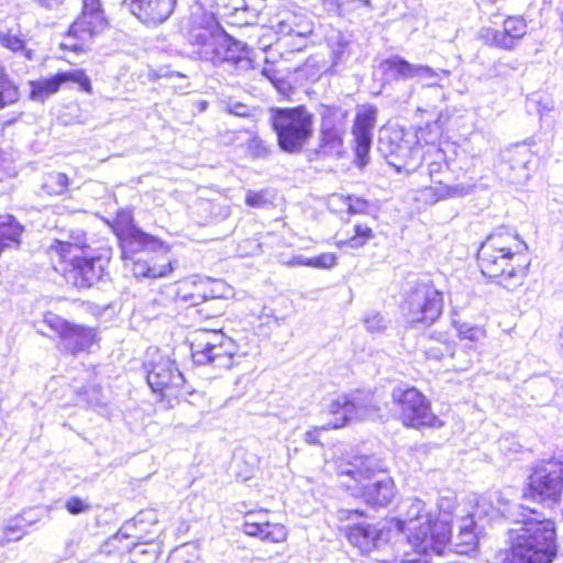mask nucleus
I'll return each instance as SVG.
<instances>
[{
    "instance_id": "51",
    "label": "nucleus",
    "mask_w": 563,
    "mask_h": 563,
    "mask_svg": "<svg viewBox=\"0 0 563 563\" xmlns=\"http://www.w3.org/2000/svg\"><path fill=\"white\" fill-rule=\"evenodd\" d=\"M38 7L46 10L57 9L64 0H33Z\"/></svg>"
},
{
    "instance_id": "34",
    "label": "nucleus",
    "mask_w": 563,
    "mask_h": 563,
    "mask_svg": "<svg viewBox=\"0 0 563 563\" xmlns=\"http://www.w3.org/2000/svg\"><path fill=\"white\" fill-rule=\"evenodd\" d=\"M133 563H155L158 558L156 544L139 543L131 549Z\"/></svg>"
},
{
    "instance_id": "37",
    "label": "nucleus",
    "mask_w": 563,
    "mask_h": 563,
    "mask_svg": "<svg viewBox=\"0 0 563 563\" xmlns=\"http://www.w3.org/2000/svg\"><path fill=\"white\" fill-rule=\"evenodd\" d=\"M0 44L14 53L23 52L27 59L32 58V52L25 48L24 40L11 31L0 33Z\"/></svg>"
},
{
    "instance_id": "56",
    "label": "nucleus",
    "mask_w": 563,
    "mask_h": 563,
    "mask_svg": "<svg viewBox=\"0 0 563 563\" xmlns=\"http://www.w3.org/2000/svg\"><path fill=\"white\" fill-rule=\"evenodd\" d=\"M433 151L435 152V155L441 158L443 156V153H442V150L440 148H433Z\"/></svg>"
},
{
    "instance_id": "33",
    "label": "nucleus",
    "mask_w": 563,
    "mask_h": 563,
    "mask_svg": "<svg viewBox=\"0 0 563 563\" xmlns=\"http://www.w3.org/2000/svg\"><path fill=\"white\" fill-rule=\"evenodd\" d=\"M446 70H435L428 65L417 64L415 79L420 81L423 87H438L442 76L448 75Z\"/></svg>"
},
{
    "instance_id": "29",
    "label": "nucleus",
    "mask_w": 563,
    "mask_h": 563,
    "mask_svg": "<svg viewBox=\"0 0 563 563\" xmlns=\"http://www.w3.org/2000/svg\"><path fill=\"white\" fill-rule=\"evenodd\" d=\"M23 232V225L13 216H0V252L4 249L19 247Z\"/></svg>"
},
{
    "instance_id": "16",
    "label": "nucleus",
    "mask_w": 563,
    "mask_h": 563,
    "mask_svg": "<svg viewBox=\"0 0 563 563\" xmlns=\"http://www.w3.org/2000/svg\"><path fill=\"white\" fill-rule=\"evenodd\" d=\"M147 384L154 393L163 398L177 397L178 390L185 384V377L175 361L161 357L147 366Z\"/></svg>"
},
{
    "instance_id": "21",
    "label": "nucleus",
    "mask_w": 563,
    "mask_h": 563,
    "mask_svg": "<svg viewBox=\"0 0 563 563\" xmlns=\"http://www.w3.org/2000/svg\"><path fill=\"white\" fill-rule=\"evenodd\" d=\"M376 119L377 109L373 106L362 107L355 115L352 134L355 142V154L361 166L367 164Z\"/></svg>"
},
{
    "instance_id": "11",
    "label": "nucleus",
    "mask_w": 563,
    "mask_h": 563,
    "mask_svg": "<svg viewBox=\"0 0 563 563\" xmlns=\"http://www.w3.org/2000/svg\"><path fill=\"white\" fill-rule=\"evenodd\" d=\"M529 479L531 497L548 507L554 506L563 490V455L538 464Z\"/></svg>"
},
{
    "instance_id": "8",
    "label": "nucleus",
    "mask_w": 563,
    "mask_h": 563,
    "mask_svg": "<svg viewBox=\"0 0 563 563\" xmlns=\"http://www.w3.org/2000/svg\"><path fill=\"white\" fill-rule=\"evenodd\" d=\"M377 150L397 172H413L423 158L416 135L399 126H386L379 131Z\"/></svg>"
},
{
    "instance_id": "42",
    "label": "nucleus",
    "mask_w": 563,
    "mask_h": 563,
    "mask_svg": "<svg viewBox=\"0 0 563 563\" xmlns=\"http://www.w3.org/2000/svg\"><path fill=\"white\" fill-rule=\"evenodd\" d=\"M336 263V256L332 253H322L321 255L310 257V267L331 268Z\"/></svg>"
},
{
    "instance_id": "17",
    "label": "nucleus",
    "mask_w": 563,
    "mask_h": 563,
    "mask_svg": "<svg viewBox=\"0 0 563 563\" xmlns=\"http://www.w3.org/2000/svg\"><path fill=\"white\" fill-rule=\"evenodd\" d=\"M346 131V113L341 109H328L322 115L318 153L341 156Z\"/></svg>"
},
{
    "instance_id": "60",
    "label": "nucleus",
    "mask_w": 563,
    "mask_h": 563,
    "mask_svg": "<svg viewBox=\"0 0 563 563\" xmlns=\"http://www.w3.org/2000/svg\"><path fill=\"white\" fill-rule=\"evenodd\" d=\"M169 563H172V562H169Z\"/></svg>"
},
{
    "instance_id": "5",
    "label": "nucleus",
    "mask_w": 563,
    "mask_h": 563,
    "mask_svg": "<svg viewBox=\"0 0 563 563\" xmlns=\"http://www.w3.org/2000/svg\"><path fill=\"white\" fill-rule=\"evenodd\" d=\"M405 519L399 529L407 532V540L415 554L428 556L442 553L450 538V527L444 520H433L429 511H424V503L419 498L408 499Z\"/></svg>"
},
{
    "instance_id": "12",
    "label": "nucleus",
    "mask_w": 563,
    "mask_h": 563,
    "mask_svg": "<svg viewBox=\"0 0 563 563\" xmlns=\"http://www.w3.org/2000/svg\"><path fill=\"white\" fill-rule=\"evenodd\" d=\"M391 396L405 426L413 428L442 426L440 419L431 411L429 401L418 389L398 387L393 390Z\"/></svg>"
},
{
    "instance_id": "13",
    "label": "nucleus",
    "mask_w": 563,
    "mask_h": 563,
    "mask_svg": "<svg viewBox=\"0 0 563 563\" xmlns=\"http://www.w3.org/2000/svg\"><path fill=\"white\" fill-rule=\"evenodd\" d=\"M405 309L410 323L430 325L442 313L443 295L431 284H418L408 294Z\"/></svg>"
},
{
    "instance_id": "40",
    "label": "nucleus",
    "mask_w": 563,
    "mask_h": 563,
    "mask_svg": "<svg viewBox=\"0 0 563 563\" xmlns=\"http://www.w3.org/2000/svg\"><path fill=\"white\" fill-rule=\"evenodd\" d=\"M457 332H459L460 338L466 339V340H470L473 342L481 340L485 335V332L482 328L475 327V325H470L467 323H462V324L457 325Z\"/></svg>"
},
{
    "instance_id": "48",
    "label": "nucleus",
    "mask_w": 563,
    "mask_h": 563,
    "mask_svg": "<svg viewBox=\"0 0 563 563\" xmlns=\"http://www.w3.org/2000/svg\"><path fill=\"white\" fill-rule=\"evenodd\" d=\"M349 56L350 49L347 43H340L338 48L333 49L332 52L333 64L338 65L340 63H343L347 59Z\"/></svg>"
},
{
    "instance_id": "22",
    "label": "nucleus",
    "mask_w": 563,
    "mask_h": 563,
    "mask_svg": "<svg viewBox=\"0 0 563 563\" xmlns=\"http://www.w3.org/2000/svg\"><path fill=\"white\" fill-rule=\"evenodd\" d=\"M123 4L144 24L158 25L173 13L176 0H123Z\"/></svg>"
},
{
    "instance_id": "44",
    "label": "nucleus",
    "mask_w": 563,
    "mask_h": 563,
    "mask_svg": "<svg viewBox=\"0 0 563 563\" xmlns=\"http://www.w3.org/2000/svg\"><path fill=\"white\" fill-rule=\"evenodd\" d=\"M365 327L371 332H378L386 328V322L379 313L369 314L364 319Z\"/></svg>"
},
{
    "instance_id": "31",
    "label": "nucleus",
    "mask_w": 563,
    "mask_h": 563,
    "mask_svg": "<svg viewBox=\"0 0 563 563\" xmlns=\"http://www.w3.org/2000/svg\"><path fill=\"white\" fill-rule=\"evenodd\" d=\"M173 271V262L172 260H167L163 264H153L150 265L145 261H136L133 263V275L135 277H148V278H159L164 277Z\"/></svg>"
},
{
    "instance_id": "30",
    "label": "nucleus",
    "mask_w": 563,
    "mask_h": 563,
    "mask_svg": "<svg viewBox=\"0 0 563 563\" xmlns=\"http://www.w3.org/2000/svg\"><path fill=\"white\" fill-rule=\"evenodd\" d=\"M417 64L409 63L405 58L395 55L382 62L385 74L395 80L415 79Z\"/></svg>"
},
{
    "instance_id": "43",
    "label": "nucleus",
    "mask_w": 563,
    "mask_h": 563,
    "mask_svg": "<svg viewBox=\"0 0 563 563\" xmlns=\"http://www.w3.org/2000/svg\"><path fill=\"white\" fill-rule=\"evenodd\" d=\"M439 511L441 517L438 520L446 521L450 527L449 516L452 514L454 509V499L452 497H441L438 503Z\"/></svg>"
},
{
    "instance_id": "15",
    "label": "nucleus",
    "mask_w": 563,
    "mask_h": 563,
    "mask_svg": "<svg viewBox=\"0 0 563 563\" xmlns=\"http://www.w3.org/2000/svg\"><path fill=\"white\" fill-rule=\"evenodd\" d=\"M115 233L122 250L124 260L132 258L142 251L158 252L167 254L170 251L169 245L154 235L143 232L132 222L130 213L122 214L115 225Z\"/></svg>"
},
{
    "instance_id": "50",
    "label": "nucleus",
    "mask_w": 563,
    "mask_h": 563,
    "mask_svg": "<svg viewBox=\"0 0 563 563\" xmlns=\"http://www.w3.org/2000/svg\"><path fill=\"white\" fill-rule=\"evenodd\" d=\"M228 111L231 114L238 115V117H246L249 115V107L246 104L234 102L228 104Z\"/></svg>"
},
{
    "instance_id": "55",
    "label": "nucleus",
    "mask_w": 563,
    "mask_h": 563,
    "mask_svg": "<svg viewBox=\"0 0 563 563\" xmlns=\"http://www.w3.org/2000/svg\"><path fill=\"white\" fill-rule=\"evenodd\" d=\"M440 168H441V165L438 163L430 164V169H429L430 175L432 176L434 173H438L440 170Z\"/></svg>"
},
{
    "instance_id": "54",
    "label": "nucleus",
    "mask_w": 563,
    "mask_h": 563,
    "mask_svg": "<svg viewBox=\"0 0 563 563\" xmlns=\"http://www.w3.org/2000/svg\"><path fill=\"white\" fill-rule=\"evenodd\" d=\"M290 264H296V265H301V266H310V257L296 256L290 261Z\"/></svg>"
},
{
    "instance_id": "53",
    "label": "nucleus",
    "mask_w": 563,
    "mask_h": 563,
    "mask_svg": "<svg viewBox=\"0 0 563 563\" xmlns=\"http://www.w3.org/2000/svg\"><path fill=\"white\" fill-rule=\"evenodd\" d=\"M19 531L14 528H8L5 531L7 540L8 541H15L20 540L22 538V533H18Z\"/></svg>"
},
{
    "instance_id": "3",
    "label": "nucleus",
    "mask_w": 563,
    "mask_h": 563,
    "mask_svg": "<svg viewBox=\"0 0 563 563\" xmlns=\"http://www.w3.org/2000/svg\"><path fill=\"white\" fill-rule=\"evenodd\" d=\"M520 241L505 229H498L482 243L477 260L484 276L510 291L523 284L528 266L519 255Z\"/></svg>"
},
{
    "instance_id": "39",
    "label": "nucleus",
    "mask_w": 563,
    "mask_h": 563,
    "mask_svg": "<svg viewBox=\"0 0 563 563\" xmlns=\"http://www.w3.org/2000/svg\"><path fill=\"white\" fill-rule=\"evenodd\" d=\"M297 23L298 15L295 13H287L286 16L277 23L276 31L283 36H292V31Z\"/></svg>"
},
{
    "instance_id": "2",
    "label": "nucleus",
    "mask_w": 563,
    "mask_h": 563,
    "mask_svg": "<svg viewBox=\"0 0 563 563\" xmlns=\"http://www.w3.org/2000/svg\"><path fill=\"white\" fill-rule=\"evenodd\" d=\"M187 41L190 55L213 65L229 64L238 70L251 68L252 60L247 46L227 35L212 13L201 8L192 11L187 25Z\"/></svg>"
},
{
    "instance_id": "28",
    "label": "nucleus",
    "mask_w": 563,
    "mask_h": 563,
    "mask_svg": "<svg viewBox=\"0 0 563 563\" xmlns=\"http://www.w3.org/2000/svg\"><path fill=\"white\" fill-rule=\"evenodd\" d=\"M525 390L537 405H547L555 396L558 384L547 376L534 377L526 382Z\"/></svg>"
},
{
    "instance_id": "57",
    "label": "nucleus",
    "mask_w": 563,
    "mask_h": 563,
    "mask_svg": "<svg viewBox=\"0 0 563 563\" xmlns=\"http://www.w3.org/2000/svg\"><path fill=\"white\" fill-rule=\"evenodd\" d=\"M560 342H561V346L563 349V327H562V330L560 332Z\"/></svg>"
},
{
    "instance_id": "58",
    "label": "nucleus",
    "mask_w": 563,
    "mask_h": 563,
    "mask_svg": "<svg viewBox=\"0 0 563 563\" xmlns=\"http://www.w3.org/2000/svg\"><path fill=\"white\" fill-rule=\"evenodd\" d=\"M375 560H376V561H382V562H386V561H387L386 559H380V558H378V556H375Z\"/></svg>"
},
{
    "instance_id": "32",
    "label": "nucleus",
    "mask_w": 563,
    "mask_h": 563,
    "mask_svg": "<svg viewBox=\"0 0 563 563\" xmlns=\"http://www.w3.org/2000/svg\"><path fill=\"white\" fill-rule=\"evenodd\" d=\"M373 230L365 224H355L354 225V235L346 240H341L338 242V246L341 249L350 247V249H361L371 239H373Z\"/></svg>"
},
{
    "instance_id": "49",
    "label": "nucleus",
    "mask_w": 563,
    "mask_h": 563,
    "mask_svg": "<svg viewBox=\"0 0 563 563\" xmlns=\"http://www.w3.org/2000/svg\"><path fill=\"white\" fill-rule=\"evenodd\" d=\"M367 208L365 200L360 198H349L347 209L350 213H363Z\"/></svg>"
},
{
    "instance_id": "6",
    "label": "nucleus",
    "mask_w": 563,
    "mask_h": 563,
    "mask_svg": "<svg viewBox=\"0 0 563 563\" xmlns=\"http://www.w3.org/2000/svg\"><path fill=\"white\" fill-rule=\"evenodd\" d=\"M85 244L79 240L76 242L54 240L48 247L51 255L69 263L65 269L66 279L78 288H90L102 280L107 274L110 261L108 251L98 254H88L84 251Z\"/></svg>"
},
{
    "instance_id": "27",
    "label": "nucleus",
    "mask_w": 563,
    "mask_h": 563,
    "mask_svg": "<svg viewBox=\"0 0 563 563\" xmlns=\"http://www.w3.org/2000/svg\"><path fill=\"white\" fill-rule=\"evenodd\" d=\"M208 284V280H202L197 276L183 279L177 284L175 297L181 302L197 306L207 300L206 287Z\"/></svg>"
},
{
    "instance_id": "4",
    "label": "nucleus",
    "mask_w": 563,
    "mask_h": 563,
    "mask_svg": "<svg viewBox=\"0 0 563 563\" xmlns=\"http://www.w3.org/2000/svg\"><path fill=\"white\" fill-rule=\"evenodd\" d=\"M385 472V463L377 456L357 455L340 466L339 474L346 478L341 483L353 496L372 508H385L396 495L395 483Z\"/></svg>"
},
{
    "instance_id": "18",
    "label": "nucleus",
    "mask_w": 563,
    "mask_h": 563,
    "mask_svg": "<svg viewBox=\"0 0 563 563\" xmlns=\"http://www.w3.org/2000/svg\"><path fill=\"white\" fill-rule=\"evenodd\" d=\"M108 27L100 0H82L80 15L73 22L68 35L81 42H89Z\"/></svg>"
},
{
    "instance_id": "24",
    "label": "nucleus",
    "mask_w": 563,
    "mask_h": 563,
    "mask_svg": "<svg viewBox=\"0 0 563 563\" xmlns=\"http://www.w3.org/2000/svg\"><path fill=\"white\" fill-rule=\"evenodd\" d=\"M264 512H249L245 515L243 529L247 536L257 537L263 541L278 543L287 538V529L280 523H271L264 520Z\"/></svg>"
},
{
    "instance_id": "59",
    "label": "nucleus",
    "mask_w": 563,
    "mask_h": 563,
    "mask_svg": "<svg viewBox=\"0 0 563 563\" xmlns=\"http://www.w3.org/2000/svg\"><path fill=\"white\" fill-rule=\"evenodd\" d=\"M73 48L74 51L80 49L77 45H75Z\"/></svg>"
},
{
    "instance_id": "1",
    "label": "nucleus",
    "mask_w": 563,
    "mask_h": 563,
    "mask_svg": "<svg viewBox=\"0 0 563 563\" xmlns=\"http://www.w3.org/2000/svg\"><path fill=\"white\" fill-rule=\"evenodd\" d=\"M497 511L518 527L509 529V549L499 563H551L556 556L554 523L521 505H507Z\"/></svg>"
},
{
    "instance_id": "14",
    "label": "nucleus",
    "mask_w": 563,
    "mask_h": 563,
    "mask_svg": "<svg viewBox=\"0 0 563 563\" xmlns=\"http://www.w3.org/2000/svg\"><path fill=\"white\" fill-rule=\"evenodd\" d=\"M492 498H496L498 501V505L494 506L492 505V500H487L485 498L481 499L474 512L470 517H465L462 519V523L460 526V532L455 537L454 541L451 540V537L449 538L446 545L442 553H431L429 556L431 558L434 555V558L442 556L446 549L450 548L451 551H453L455 554H467L471 551H473L477 543V536L475 532V528L477 526V522L475 521V518L482 519V515L484 517L494 518L495 516L500 515L497 509L499 507H506V504L503 503V500L495 494L492 496Z\"/></svg>"
},
{
    "instance_id": "20",
    "label": "nucleus",
    "mask_w": 563,
    "mask_h": 563,
    "mask_svg": "<svg viewBox=\"0 0 563 563\" xmlns=\"http://www.w3.org/2000/svg\"><path fill=\"white\" fill-rule=\"evenodd\" d=\"M45 323L59 335L64 349L70 353L84 351L93 343L95 333L92 329L70 324L56 314L46 316Z\"/></svg>"
},
{
    "instance_id": "45",
    "label": "nucleus",
    "mask_w": 563,
    "mask_h": 563,
    "mask_svg": "<svg viewBox=\"0 0 563 563\" xmlns=\"http://www.w3.org/2000/svg\"><path fill=\"white\" fill-rule=\"evenodd\" d=\"M245 202L247 206L253 208H263L267 205V199L263 191H247L245 197Z\"/></svg>"
},
{
    "instance_id": "26",
    "label": "nucleus",
    "mask_w": 563,
    "mask_h": 563,
    "mask_svg": "<svg viewBox=\"0 0 563 563\" xmlns=\"http://www.w3.org/2000/svg\"><path fill=\"white\" fill-rule=\"evenodd\" d=\"M468 194V188L463 185L446 186L444 184L437 183L432 186H427L419 189L416 194V200L433 205L442 199L463 197Z\"/></svg>"
},
{
    "instance_id": "36",
    "label": "nucleus",
    "mask_w": 563,
    "mask_h": 563,
    "mask_svg": "<svg viewBox=\"0 0 563 563\" xmlns=\"http://www.w3.org/2000/svg\"><path fill=\"white\" fill-rule=\"evenodd\" d=\"M43 188L49 195H63L68 188V177L63 173H51L45 177Z\"/></svg>"
},
{
    "instance_id": "19",
    "label": "nucleus",
    "mask_w": 563,
    "mask_h": 563,
    "mask_svg": "<svg viewBox=\"0 0 563 563\" xmlns=\"http://www.w3.org/2000/svg\"><path fill=\"white\" fill-rule=\"evenodd\" d=\"M527 29L521 16H508L503 23V30L484 26L478 31V38L490 47L512 51L527 34Z\"/></svg>"
},
{
    "instance_id": "25",
    "label": "nucleus",
    "mask_w": 563,
    "mask_h": 563,
    "mask_svg": "<svg viewBox=\"0 0 563 563\" xmlns=\"http://www.w3.org/2000/svg\"><path fill=\"white\" fill-rule=\"evenodd\" d=\"M384 536L383 530L363 523L350 527L346 534L349 542L364 553H369L380 549L383 545H387V540Z\"/></svg>"
},
{
    "instance_id": "7",
    "label": "nucleus",
    "mask_w": 563,
    "mask_h": 563,
    "mask_svg": "<svg viewBox=\"0 0 563 563\" xmlns=\"http://www.w3.org/2000/svg\"><path fill=\"white\" fill-rule=\"evenodd\" d=\"M271 123L286 153H299L312 136L313 115L302 106L271 109Z\"/></svg>"
},
{
    "instance_id": "23",
    "label": "nucleus",
    "mask_w": 563,
    "mask_h": 563,
    "mask_svg": "<svg viewBox=\"0 0 563 563\" xmlns=\"http://www.w3.org/2000/svg\"><path fill=\"white\" fill-rule=\"evenodd\" d=\"M67 81L78 84L85 91L89 92L91 90L90 79L85 74V71L82 69H74L68 71H60L51 78L34 82L31 96L35 100L43 101L46 97L58 91L60 85Z\"/></svg>"
},
{
    "instance_id": "10",
    "label": "nucleus",
    "mask_w": 563,
    "mask_h": 563,
    "mask_svg": "<svg viewBox=\"0 0 563 563\" xmlns=\"http://www.w3.org/2000/svg\"><path fill=\"white\" fill-rule=\"evenodd\" d=\"M238 352L235 342L218 330H197L192 335L191 355L198 365H212L220 371L233 366Z\"/></svg>"
},
{
    "instance_id": "35",
    "label": "nucleus",
    "mask_w": 563,
    "mask_h": 563,
    "mask_svg": "<svg viewBox=\"0 0 563 563\" xmlns=\"http://www.w3.org/2000/svg\"><path fill=\"white\" fill-rule=\"evenodd\" d=\"M18 88L3 74V68L0 65V109L14 103L18 100Z\"/></svg>"
},
{
    "instance_id": "38",
    "label": "nucleus",
    "mask_w": 563,
    "mask_h": 563,
    "mask_svg": "<svg viewBox=\"0 0 563 563\" xmlns=\"http://www.w3.org/2000/svg\"><path fill=\"white\" fill-rule=\"evenodd\" d=\"M249 151L253 156L263 158H267L272 152L271 146L265 141H262L257 136H253L250 140Z\"/></svg>"
},
{
    "instance_id": "9",
    "label": "nucleus",
    "mask_w": 563,
    "mask_h": 563,
    "mask_svg": "<svg viewBox=\"0 0 563 563\" xmlns=\"http://www.w3.org/2000/svg\"><path fill=\"white\" fill-rule=\"evenodd\" d=\"M377 411L374 397L371 394L355 391L350 395H340L329 405V415L333 418L313 430L305 433V441L309 444H318L317 433L330 429L342 428L351 421L368 418Z\"/></svg>"
},
{
    "instance_id": "41",
    "label": "nucleus",
    "mask_w": 563,
    "mask_h": 563,
    "mask_svg": "<svg viewBox=\"0 0 563 563\" xmlns=\"http://www.w3.org/2000/svg\"><path fill=\"white\" fill-rule=\"evenodd\" d=\"M65 508L71 515H79L90 510V505L86 500L73 496L65 501Z\"/></svg>"
},
{
    "instance_id": "47",
    "label": "nucleus",
    "mask_w": 563,
    "mask_h": 563,
    "mask_svg": "<svg viewBox=\"0 0 563 563\" xmlns=\"http://www.w3.org/2000/svg\"><path fill=\"white\" fill-rule=\"evenodd\" d=\"M80 544V538L77 534H73L65 540L64 555L65 558H73Z\"/></svg>"
},
{
    "instance_id": "46",
    "label": "nucleus",
    "mask_w": 563,
    "mask_h": 563,
    "mask_svg": "<svg viewBox=\"0 0 563 563\" xmlns=\"http://www.w3.org/2000/svg\"><path fill=\"white\" fill-rule=\"evenodd\" d=\"M312 33L311 23L303 16L298 15V23L295 25L292 36L306 37Z\"/></svg>"
},
{
    "instance_id": "52",
    "label": "nucleus",
    "mask_w": 563,
    "mask_h": 563,
    "mask_svg": "<svg viewBox=\"0 0 563 563\" xmlns=\"http://www.w3.org/2000/svg\"><path fill=\"white\" fill-rule=\"evenodd\" d=\"M353 515L355 516H363V512L360 511V510H351V509H340L339 510V518L341 520H344V519H350Z\"/></svg>"
}]
</instances>
